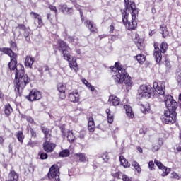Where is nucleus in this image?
I'll use <instances>...</instances> for the list:
<instances>
[{"label":"nucleus","mask_w":181,"mask_h":181,"mask_svg":"<svg viewBox=\"0 0 181 181\" xmlns=\"http://www.w3.org/2000/svg\"><path fill=\"white\" fill-rule=\"evenodd\" d=\"M109 101L112 103V105H113V107H118L119 110L124 105V104L121 103V99L114 95H112L109 97Z\"/></svg>","instance_id":"17"},{"label":"nucleus","mask_w":181,"mask_h":181,"mask_svg":"<svg viewBox=\"0 0 181 181\" xmlns=\"http://www.w3.org/2000/svg\"><path fill=\"white\" fill-rule=\"evenodd\" d=\"M23 132L22 131H19L17 133V139L19 141V142H23Z\"/></svg>","instance_id":"44"},{"label":"nucleus","mask_w":181,"mask_h":181,"mask_svg":"<svg viewBox=\"0 0 181 181\" xmlns=\"http://www.w3.org/2000/svg\"><path fill=\"white\" fill-rule=\"evenodd\" d=\"M23 77H24V80H23L24 83L25 84L29 83L30 81V78H29V76H28V75H24Z\"/></svg>","instance_id":"54"},{"label":"nucleus","mask_w":181,"mask_h":181,"mask_svg":"<svg viewBox=\"0 0 181 181\" xmlns=\"http://www.w3.org/2000/svg\"><path fill=\"white\" fill-rule=\"evenodd\" d=\"M140 110L143 114H148V112L151 111V105H149V103H148L141 104Z\"/></svg>","instance_id":"30"},{"label":"nucleus","mask_w":181,"mask_h":181,"mask_svg":"<svg viewBox=\"0 0 181 181\" xmlns=\"http://www.w3.org/2000/svg\"><path fill=\"white\" fill-rule=\"evenodd\" d=\"M59 158H67L70 156V150L69 149H64L59 153Z\"/></svg>","instance_id":"35"},{"label":"nucleus","mask_w":181,"mask_h":181,"mask_svg":"<svg viewBox=\"0 0 181 181\" xmlns=\"http://www.w3.org/2000/svg\"><path fill=\"white\" fill-rule=\"evenodd\" d=\"M41 131L44 134V141H52V129L45 126H41Z\"/></svg>","instance_id":"19"},{"label":"nucleus","mask_w":181,"mask_h":181,"mask_svg":"<svg viewBox=\"0 0 181 181\" xmlns=\"http://www.w3.org/2000/svg\"><path fill=\"white\" fill-rule=\"evenodd\" d=\"M112 177H114L115 179H121V176H122V175H124L122 173V172L117 170V171H113L111 173Z\"/></svg>","instance_id":"37"},{"label":"nucleus","mask_w":181,"mask_h":181,"mask_svg":"<svg viewBox=\"0 0 181 181\" xmlns=\"http://www.w3.org/2000/svg\"><path fill=\"white\" fill-rule=\"evenodd\" d=\"M177 116V113L165 110L163 115L161 117V121L163 124H165L167 125H173V124L176 122Z\"/></svg>","instance_id":"8"},{"label":"nucleus","mask_w":181,"mask_h":181,"mask_svg":"<svg viewBox=\"0 0 181 181\" xmlns=\"http://www.w3.org/2000/svg\"><path fill=\"white\" fill-rule=\"evenodd\" d=\"M154 163L155 165H156V166L158 168V169H160V170H162L164 168L165 165H163V163H162V162L159 161L157 159L154 160Z\"/></svg>","instance_id":"42"},{"label":"nucleus","mask_w":181,"mask_h":181,"mask_svg":"<svg viewBox=\"0 0 181 181\" xmlns=\"http://www.w3.org/2000/svg\"><path fill=\"white\" fill-rule=\"evenodd\" d=\"M125 110L126 115L129 117V118H134L135 115H134V111H132V107L127 105H123L122 107H120V110Z\"/></svg>","instance_id":"22"},{"label":"nucleus","mask_w":181,"mask_h":181,"mask_svg":"<svg viewBox=\"0 0 181 181\" xmlns=\"http://www.w3.org/2000/svg\"><path fill=\"white\" fill-rule=\"evenodd\" d=\"M153 56L155 57L156 63L158 64H162L163 63V57L165 53L168 52L169 46L166 42H162L160 45L158 42H153Z\"/></svg>","instance_id":"3"},{"label":"nucleus","mask_w":181,"mask_h":181,"mask_svg":"<svg viewBox=\"0 0 181 181\" xmlns=\"http://www.w3.org/2000/svg\"><path fill=\"white\" fill-rule=\"evenodd\" d=\"M52 140H45L42 148L47 153H51L56 148V144L50 142Z\"/></svg>","instance_id":"13"},{"label":"nucleus","mask_w":181,"mask_h":181,"mask_svg":"<svg viewBox=\"0 0 181 181\" xmlns=\"http://www.w3.org/2000/svg\"><path fill=\"white\" fill-rule=\"evenodd\" d=\"M25 98L28 101L31 102L39 101V100H41L42 98V93L37 89H33L32 90H30L29 94L27 96H25Z\"/></svg>","instance_id":"10"},{"label":"nucleus","mask_w":181,"mask_h":181,"mask_svg":"<svg viewBox=\"0 0 181 181\" xmlns=\"http://www.w3.org/2000/svg\"><path fill=\"white\" fill-rule=\"evenodd\" d=\"M102 158L104 159V160H108L110 159V156H108V153L105 152L102 154Z\"/></svg>","instance_id":"57"},{"label":"nucleus","mask_w":181,"mask_h":181,"mask_svg":"<svg viewBox=\"0 0 181 181\" xmlns=\"http://www.w3.org/2000/svg\"><path fill=\"white\" fill-rule=\"evenodd\" d=\"M0 52H2L4 54H8V56H9L11 61L8 63V67L10 70H15L16 69V64H18V61L16 60L17 55L15 52L8 47L0 48Z\"/></svg>","instance_id":"7"},{"label":"nucleus","mask_w":181,"mask_h":181,"mask_svg":"<svg viewBox=\"0 0 181 181\" xmlns=\"http://www.w3.org/2000/svg\"><path fill=\"white\" fill-rule=\"evenodd\" d=\"M15 83H16V86L15 88V91L17 95L22 97L23 93V70H18L16 69L15 75Z\"/></svg>","instance_id":"4"},{"label":"nucleus","mask_w":181,"mask_h":181,"mask_svg":"<svg viewBox=\"0 0 181 181\" xmlns=\"http://www.w3.org/2000/svg\"><path fill=\"white\" fill-rule=\"evenodd\" d=\"M132 166H133V168L135 169V170H136L138 173H141V172H142V168H141V165L138 162L135 160L133 161L132 163Z\"/></svg>","instance_id":"36"},{"label":"nucleus","mask_w":181,"mask_h":181,"mask_svg":"<svg viewBox=\"0 0 181 181\" xmlns=\"http://www.w3.org/2000/svg\"><path fill=\"white\" fill-rule=\"evenodd\" d=\"M160 29L161 30V34L163 37H168L169 36V30H168V28L165 26L160 25Z\"/></svg>","instance_id":"34"},{"label":"nucleus","mask_w":181,"mask_h":181,"mask_svg":"<svg viewBox=\"0 0 181 181\" xmlns=\"http://www.w3.org/2000/svg\"><path fill=\"white\" fill-rule=\"evenodd\" d=\"M59 129L62 134V138H66V127L64 125H62L59 127Z\"/></svg>","instance_id":"47"},{"label":"nucleus","mask_w":181,"mask_h":181,"mask_svg":"<svg viewBox=\"0 0 181 181\" xmlns=\"http://www.w3.org/2000/svg\"><path fill=\"white\" fill-rule=\"evenodd\" d=\"M49 9H50V11H52L53 12H54L56 16H57V8H56L55 6L49 5Z\"/></svg>","instance_id":"52"},{"label":"nucleus","mask_w":181,"mask_h":181,"mask_svg":"<svg viewBox=\"0 0 181 181\" xmlns=\"http://www.w3.org/2000/svg\"><path fill=\"white\" fill-rule=\"evenodd\" d=\"M74 158H75V159H78L79 162L83 163L88 162V159L87 158V156H86L85 153H76L74 154Z\"/></svg>","instance_id":"23"},{"label":"nucleus","mask_w":181,"mask_h":181,"mask_svg":"<svg viewBox=\"0 0 181 181\" xmlns=\"http://www.w3.org/2000/svg\"><path fill=\"white\" fill-rule=\"evenodd\" d=\"M160 146H162V144H160V141L156 142L152 146V151L153 152H156L160 149Z\"/></svg>","instance_id":"39"},{"label":"nucleus","mask_w":181,"mask_h":181,"mask_svg":"<svg viewBox=\"0 0 181 181\" xmlns=\"http://www.w3.org/2000/svg\"><path fill=\"white\" fill-rule=\"evenodd\" d=\"M57 49L59 50L64 57V59H69L70 54H71V48L64 40L59 39L57 42Z\"/></svg>","instance_id":"5"},{"label":"nucleus","mask_w":181,"mask_h":181,"mask_svg":"<svg viewBox=\"0 0 181 181\" xmlns=\"http://www.w3.org/2000/svg\"><path fill=\"white\" fill-rule=\"evenodd\" d=\"M123 181H132L131 180V179H129V177H128V175H122V177Z\"/></svg>","instance_id":"58"},{"label":"nucleus","mask_w":181,"mask_h":181,"mask_svg":"<svg viewBox=\"0 0 181 181\" xmlns=\"http://www.w3.org/2000/svg\"><path fill=\"white\" fill-rule=\"evenodd\" d=\"M164 103L165 107L167 108L166 111H170V112H176V110H177V102L173 99V96L168 95L164 98Z\"/></svg>","instance_id":"9"},{"label":"nucleus","mask_w":181,"mask_h":181,"mask_svg":"<svg viewBox=\"0 0 181 181\" xmlns=\"http://www.w3.org/2000/svg\"><path fill=\"white\" fill-rule=\"evenodd\" d=\"M47 158H49V156L47 155V153H40V159L45 160V159H47Z\"/></svg>","instance_id":"55"},{"label":"nucleus","mask_w":181,"mask_h":181,"mask_svg":"<svg viewBox=\"0 0 181 181\" xmlns=\"http://www.w3.org/2000/svg\"><path fill=\"white\" fill-rule=\"evenodd\" d=\"M105 112L107 114V117H108L109 115H112V114L111 113V110L110 109H106L105 110Z\"/></svg>","instance_id":"61"},{"label":"nucleus","mask_w":181,"mask_h":181,"mask_svg":"<svg viewBox=\"0 0 181 181\" xmlns=\"http://www.w3.org/2000/svg\"><path fill=\"white\" fill-rule=\"evenodd\" d=\"M148 168L150 170H155V163L153 161L148 162Z\"/></svg>","instance_id":"51"},{"label":"nucleus","mask_w":181,"mask_h":181,"mask_svg":"<svg viewBox=\"0 0 181 181\" xmlns=\"http://www.w3.org/2000/svg\"><path fill=\"white\" fill-rule=\"evenodd\" d=\"M124 8L121 10L122 19L123 25L126 26L128 30H135L138 27V16H139V9L136 8V4L134 1L124 0Z\"/></svg>","instance_id":"1"},{"label":"nucleus","mask_w":181,"mask_h":181,"mask_svg":"<svg viewBox=\"0 0 181 181\" xmlns=\"http://www.w3.org/2000/svg\"><path fill=\"white\" fill-rule=\"evenodd\" d=\"M171 177L172 179H176L177 180H179V179H180V176H179V174H177L175 171L171 173Z\"/></svg>","instance_id":"49"},{"label":"nucleus","mask_w":181,"mask_h":181,"mask_svg":"<svg viewBox=\"0 0 181 181\" xmlns=\"http://www.w3.org/2000/svg\"><path fill=\"white\" fill-rule=\"evenodd\" d=\"M175 80L177 81V86L181 88V72L176 75Z\"/></svg>","instance_id":"43"},{"label":"nucleus","mask_w":181,"mask_h":181,"mask_svg":"<svg viewBox=\"0 0 181 181\" xmlns=\"http://www.w3.org/2000/svg\"><path fill=\"white\" fill-rule=\"evenodd\" d=\"M75 40H76V38H74V37H73V36H68L67 37V41L69 43H74Z\"/></svg>","instance_id":"56"},{"label":"nucleus","mask_w":181,"mask_h":181,"mask_svg":"<svg viewBox=\"0 0 181 181\" xmlns=\"http://www.w3.org/2000/svg\"><path fill=\"white\" fill-rule=\"evenodd\" d=\"M19 179V175L15 172V170H11L8 177L7 178V180H11V181H18Z\"/></svg>","instance_id":"26"},{"label":"nucleus","mask_w":181,"mask_h":181,"mask_svg":"<svg viewBox=\"0 0 181 181\" xmlns=\"http://www.w3.org/2000/svg\"><path fill=\"white\" fill-rule=\"evenodd\" d=\"M29 35H30V29L24 27V37H25V40L28 42L30 41V38H29Z\"/></svg>","instance_id":"40"},{"label":"nucleus","mask_w":181,"mask_h":181,"mask_svg":"<svg viewBox=\"0 0 181 181\" xmlns=\"http://www.w3.org/2000/svg\"><path fill=\"white\" fill-rule=\"evenodd\" d=\"M66 134H66L67 141L70 144H73V142H74V141H76V136H74V134L73 133V130H68Z\"/></svg>","instance_id":"29"},{"label":"nucleus","mask_w":181,"mask_h":181,"mask_svg":"<svg viewBox=\"0 0 181 181\" xmlns=\"http://www.w3.org/2000/svg\"><path fill=\"white\" fill-rule=\"evenodd\" d=\"M161 170L163 171L162 173V176L165 177V176H168L169 173H170L172 169L165 166Z\"/></svg>","instance_id":"41"},{"label":"nucleus","mask_w":181,"mask_h":181,"mask_svg":"<svg viewBox=\"0 0 181 181\" xmlns=\"http://www.w3.org/2000/svg\"><path fill=\"white\" fill-rule=\"evenodd\" d=\"M88 129L89 132H94L95 131V123L93 117H89L88 119Z\"/></svg>","instance_id":"25"},{"label":"nucleus","mask_w":181,"mask_h":181,"mask_svg":"<svg viewBox=\"0 0 181 181\" xmlns=\"http://www.w3.org/2000/svg\"><path fill=\"white\" fill-rule=\"evenodd\" d=\"M11 111H12V107H11L10 105L5 107L4 112L6 115H10Z\"/></svg>","instance_id":"45"},{"label":"nucleus","mask_w":181,"mask_h":181,"mask_svg":"<svg viewBox=\"0 0 181 181\" xmlns=\"http://www.w3.org/2000/svg\"><path fill=\"white\" fill-rule=\"evenodd\" d=\"M64 59L66 60V62H69V66L71 70H74L75 73H77V71H78V64H77V59L75 57H71V54H70L69 58L68 59L66 58H64Z\"/></svg>","instance_id":"12"},{"label":"nucleus","mask_w":181,"mask_h":181,"mask_svg":"<svg viewBox=\"0 0 181 181\" xmlns=\"http://www.w3.org/2000/svg\"><path fill=\"white\" fill-rule=\"evenodd\" d=\"M57 90L58 93V97L60 100L66 99V90H67V83L59 82L57 84Z\"/></svg>","instance_id":"11"},{"label":"nucleus","mask_w":181,"mask_h":181,"mask_svg":"<svg viewBox=\"0 0 181 181\" xmlns=\"http://www.w3.org/2000/svg\"><path fill=\"white\" fill-rule=\"evenodd\" d=\"M82 83H83V84H85V86H86V87L90 90V91H94V90H95V88L91 85V83H88V81L86 79H83Z\"/></svg>","instance_id":"38"},{"label":"nucleus","mask_w":181,"mask_h":181,"mask_svg":"<svg viewBox=\"0 0 181 181\" xmlns=\"http://www.w3.org/2000/svg\"><path fill=\"white\" fill-rule=\"evenodd\" d=\"M166 88H165V82L157 81L153 82V87L151 85H141L138 90V94L139 97H144V98H151L152 95L158 93L160 95H165V92Z\"/></svg>","instance_id":"2"},{"label":"nucleus","mask_w":181,"mask_h":181,"mask_svg":"<svg viewBox=\"0 0 181 181\" xmlns=\"http://www.w3.org/2000/svg\"><path fill=\"white\" fill-rule=\"evenodd\" d=\"M85 23L86 25V28L88 29V30H90V33H98V28H97V25H95L93 21L86 20Z\"/></svg>","instance_id":"20"},{"label":"nucleus","mask_w":181,"mask_h":181,"mask_svg":"<svg viewBox=\"0 0 181 181\" xmlns=\"http://www.w3.org/2000/svg\"><path fill=\"white\" fill-rule=\"evenodd\" d=\"M99 37H100V40H101L102 39L107 37V35L105 34L100 35H99Z\"/></svg>","instance_id":"64"},{"label":"nucleus","mask_w":181,"mask_h":181,"mask_svg":"<svg viewBox=\"0 0 181 181\" xmlns=\"http://www.w3.org/2000/svg\"><path fill=\"white\" fill-rule=\"evenodd\" d=\"M27 132H28V134H30V136H31V138H37V134L36 133V131H35L32 127L30 126H28L27 127Z\"/></svg>","instance_id":"33"},{"label":"nucleus","mask_w":181,"mask_h":181,"mask_svg":"<svg viewBox=\"0 0 181 181\" xmlns=\"http://www.w3.org/2000/svg\"><path fill=\"white\" fill-rule=\"evenodd\" d=\"M127 74V71H122V72L114 75L113 80L117 86L118 84H123L124 83V77H125Z\"/></svg>","instance_id":"16"},{"label":"nucleus","mask_w":181,"mask_h":181,"mask_svg":"<svg viewBox=\"0 0 181 181\" xmlns=\"http://www.w3.org/2000/svg\"><path fill=\"white\" fill-rule=\"evenodd\" d=\"M10 47L8 48L11 50H16V42H13V41H10Z\"/></svg>","instance_id":"50"},{"label":"nucleus","mask_w":181,"mask_h":181,"mask_svg":"<svg viewBox=\"0 0 181 181\" xmlns=\"http://www.w3.org/2000/svg\"><path fill=\"white\" fill-rule=\"evenodd\" d=\"M134 59H136L138 63L140 64H144L146 62V57L142 54H139L136 56L134 57Z\"/></svg>","instance_id":"32"},{"label":"nucleus","mask_w":181,"mask_h":181,"mask_svg":"<svg viewBox=\"0 0 181 181\" xmlns=\"http://www.w3.org/2000/svg\"><path fill=\"white\" fill-rule=\"evenodd\" d=\"M26 120L28 121V122H30V124H33V118L32 117H26Z\"/></svg>","instance_id":"62"},{"label":"nucleus","mask_w":181,"mask_h":181,"mask_svg":"<svg viewBox=\"0 0 181 181\" xmlns=\"http://www.w3.org/2000/svg\"><path fill=\"white\" fill-rule=\"evenodd\" d=\"M108 124H112L114 122V114L107 116Z\"/></svg>","instance_id":"48"},{"label":"nucleus","mask_w":181,"mask_h":181,"mask_svg":"<svg viewBox=\"0 0 181 181\" xmlns=\"http://www.w3.org/2000/svg\"><path fill=\"white\" fill-rule=\"evenodd\" d=\"M109 28H110L109 32H110V33H114V30H115V23H112L110 25Z\"/></svg>","instance_id":"53"},{"label":"nucleus","mask_w":181,"mask_h":181,"mask_svg":"<svg viewBox=\"0 0 181 181\" xmlns=\"http://www.w3.org/2000/svg\"><path fill=\"white\" fill-rule=\"evenodd\" d=\"M60 163L52 165L47 174V177L51 181H60Z\"/></svg>","instance_id":"6"},{"label":"nucleus","mask_w":181,"mask_h":181,"mask_svg":"<svg viewBox=\"0 0 181 181\" xmlns=\"http://www.w3.org/2000/svg\"><path fill=\"white\" fill-rule=\"evenodd\" d=\"M112 73H117L119 74L122 73L123 71H127L125 69H124V66L121 65V63L119 62H115V66H112L110 67Z\"/></svg>","instance_id":"21"},{"label":"nucleus","mask_w":181,"mask_h":181,"mask_svg":"<svg viewBox=\"0 0 181 181\" xmlns=\"http://www.w3.org/2000/svg\"><path fill=\"white\" fill-rule=\"evenodd\" d=\"M134 43L137 46L139 50H144V49H145L144 43H142V40L139 37V35L138 34L135 35Z\"/></svg>","instance_id":"24"},{"label":"nucleus","mask_w":181,"mask_h":181,"mask_svg":"<svg viewBox=\"0 0 181 181\" xmlns=\"http://www.w3.org/2000/svg\"><path fill=\"white\" fill-rule=\"evenodd\" d=\"M148 131H149L148 128L142 127L139 129V134L140 135H145L148 133Z\"/></svg>","instance_id":"46"},{"label":"nucleus","mask_w":181,"mask_h":181,"mask_svg":"<svg viewBox=\"0 0 181 181\" xmlns=\"http://www.w3.org/2000/svg\"><path fill=\"white\" fill-rule=\"evenodd\" d=\"M176 151H177V152H181V143L176 145Z\"/></svg>","instance_id":"59"},{"label":"nucleus","mask_w":181,"mask_h":181,"mask_svg":"<svg viewBox=\"0 0 181 181\" xmlns=\"http://www.w3.org/2000/svg\"><path fill=\"white\" fill-rule=\"evenodd\" d=\"M68 100L71 103H74V104H76V103H80L81 96L78 90H75L69 93L68 95Z\"/></svg>","instance_id":"14"},{"label":"nucleus","mask_w":181,"mask_h":181,"mask_svg":"<svg viewBox=\"0 0 181 181\" xmlns=\"http://www.w3.org/2000/svg\"><path fill=\"white\" fill-rule=\"evenodd\" d=\"M59 11L64 15H71L74 12L73 7L67 6V4H61L59 6Z\"/></svg>","instance_id":"18"},{"label":"nucleus","mask_w":181,"mask_h":181,"mask_svg":"<svg viewBox=\"0 0 181 181\" xmlns=\"http://www.w3.org/2000/svg\"><path fill=\"white\" fill-rule=\"evenodd\" d=\"M84 136H86V133L81 132L79 134L78 138H80V139H84Z\"/></svg>","instance_id":"60"},{"label":"nucleus","mask_w":181,"mask_h":181,"mask_svg":"<svg viewBox=\"0 0 181 181\" xmlns=\"http://www.w3.org/2000/svg\"><path fill=\"white\" fill-rule=\"evenodd\" d=\"M119 160L120 162L121 165L123 166V168H130L131 163L128 162V160H127L125 157H124V156H120L119 157Z\"/></svg>","instance_id":"28"},{"label":"nucleus","mask_w":181,"mask_h":181,"mask_svg":"<svg viewBox=\"0 0 181 181\" xmlns=\"http://www.w3.org/2000/svg\"><path fill=\"white\" fill-rule=\"evenodd\" d=\"M127 89L132 87V81L131 80V77L128 75V73L126 71V75L124 77V82Z\"/></svg>","instance_id":"27"},{"label":"nucleus","mask_w":181,"mask_h":181,"mask_svg":"<svg viewBox=\"0 0 181 181\" xmlns=\"http://www.w3.org/2000/svg\"><path fill=\"white\" fill-rule=\"evenodd\" d=\"M43 69H44V71H49V70H50L49 68V66H47V65H45L43 66Z\"/></svg>","instance_id":"63"},{"label":"nucleus","mask_w":181,"mask_h":181,"mask_svg":"<svg viewBox=\"0 0 181 181\" xmlns=\"http://www.w3.org/2000/svg\"><path fill=\"white\" fill-rule=\"evenodd\" d=\"M30 16L34 19V21H37V28H42V26H45V23H43V19L42 18V16L39 13L31 11L30 13Z\"/></svg>","instance_id":"15"},{"label":"nucleus","mask_w":181,"mask_h":181,"mask_svg":"<svg viewBox=\"0 0 181 181\" xmlns=\"http://www.w3.org/2000/svg\"><path fill=\"white\" fill-rule=\"evenodd\" d=\"M35 62V59L31 57H27L25 61V66L28 67V69H32V66H33V63Z\"/></svg>","instance_id":"31"}]
</instances>
